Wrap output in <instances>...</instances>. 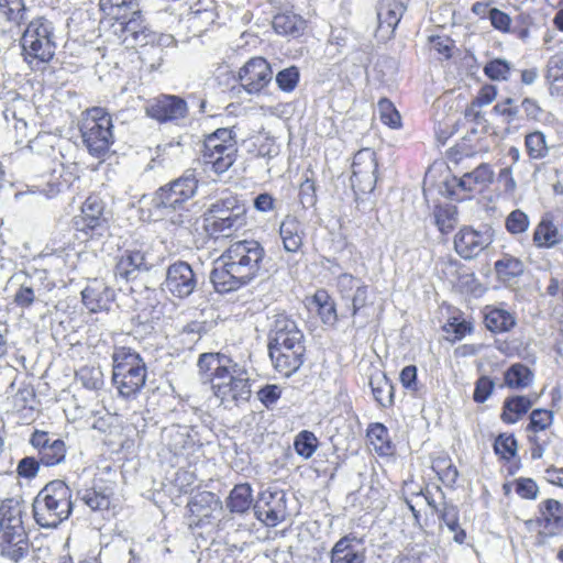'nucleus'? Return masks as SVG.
<instances>
[{
    "label": "nucleus",
    "instance_id": "f257e3e1",
    "mask_svg": "<svg viewBox=\"0 0 563 563\" xmlns=\"http://www.w3.org/2000/svg\"><path fill=\"white\" fill-rule=\"evenodd\" d=\"M266 251L254 239L231 242L218 258L211 280L219 292H230L247 286L263 272Z\"/></svg>",
    "mask_w": 563,
    "mask_h": 563
},
{
    "label": "nucleus",
    "instance_id": "f03ea898",
    "mask_svg": "<svg viewBox=\"0 0 563 563\" xmlns=\"http://www.w3.org/2000/svg\"><path fill=\"white\" fill-rule=\"evenodd\" d=\"M203 384H209L216 398L223 405H240L251 397L247 373L238 368L230 357L221 353H202L197 362Z\"/></svg>",
    "mask_w": 563,
    "mask_h": 563
},
{
    "label": "nucleus",
    "instance_id": "7ed1b4c3",
    "mask_svg": "<svg viewBox=\"0 0 563 563\" xmlns=\"http://www.w3.org/2000/svg\"><path fill=\"white\" fill-rule=\"evenodd\" d=\"M25 503L19 497L5 498L0 504V554L13 562L23 559L30 549L24 527Z\"/></svg>",
    "mask_w": 563,
    "mask_h": 563
},
{
    "label": "nucleus",
    "instance_id": "20e7f679",
    "mask_svg": "<svg viewBox=\"0 0 563 563\" xmlns=\"http://www.w3.org/2000/svg\"><path fill=\"white\" fill-rule=\"evenodd\" d=\"M52 23L43 16L30 21L21 36V55L33 71H44L56 55Z\"/></svg>",
    "mask_w": 563,
    "mask_h": 563
},
{
    "label": "nucleus",
    "instance_id": "39448f33",
    "mask_svg": "<svg viewBox=\"0 0 563 563\" xmlns=\"http://www.w3.org/2000/svg\"><path fill=\"white\" fill-rule=\"evenodd\" d=\"M73 492L62 479L48 482L35 496L32 508L35 522L43 528H55L73 511Z\"/></svg>",
    "mask_w": 563,
    "mask_h": 563
},
{
    "label": "nucleus",
    "instance_id": "423d86ee",
    "mask_svg": "<svg viewBox=\"0 0 563 563\" xmlns=\"http://www.w3.org/2000/svg\"><path fill=\"white\" fill-rule=\"evenodd\" d=\"M147 367L143 357L133 349L118 346L112 354V384L120 397L136 398L145 387Z\"/></svg>",
    "mask_w": 563,
    "mask_h": 563
},
{
    "label": "nucleus",
    "instance_id": "0eeeda50",
    "mask_svg": "<svg viewBox=\"0 0 563 563\" xmlns=\"http://www.w3.org/2000/svg\"><path fill=\"white\" fill-rule=\"evenodd\" d=\"M201 218L206 235L213 241L231 238L247 225L246 208L235 197L211 203Z\"/></svg>",
    "mask_w": 563,
    "mask_h": 563
},
{
    "label": "nucleus",
    "instance_id": "6e6552de",
    "mask_svg": "<svg viewBox=\"0 0 563 563\" xmlns=\"http://www.w3.org/2000/svg\"><path fill=\"white\" fill-rule=\"evenodd\" d=\"M114 124L110 112L102 107H91L81 113L79 132L90 156L104 159L114 144Z\"/></svg>",
    "mask_w": 563,
    "mask_h": 563
},
{
    "label": "nucleus",
    "instance_id": "1a4fd4ad",
    "mask_svg": "<svg viewBox=\"0 0 563 563\" xmlns=\"http://www.w3.org/2000/svg\"><path fill=\"white\" fill-rule=\"evenodd\" d=\"M239 146L233 128H219L201 140L200 159L206 169L221 175L236 162Z\"/></svg>",
    "mask_w": 563,
    "mask_h": 563
},
{
    "label": "nucleus",
    "instance_id": "9d476101",
    "mask_svg": "<svg viewBox=\"0 0 563 563\" xmlns=\"http://www.w3.org/2000/svg\"><path fill=\"white\" fill-rule=\"evenodd\" d=\"M111 211L98 192H90L79 207V213L71 219L75 236L85 242L99 241L110 230Z\"/></svg>",
    "mask_w": 563,
    "mask_h": 563
},
{
    "label": "nucleus",
    "instance_id": "9b49d317",
    "mask_svg": "<svg viewBox=\"0 0 563 563\" xmlns=\"http://www.w3.org/2000/svg\"><path fill=\"white\" fill-rule=\"evenodd\" d=\"M538 510L539 516L527 520L525 526L533 539V545L542 548L551 538L563 533V504L547 498L539 504Z\"/></svg>",
    "mask_w": 563,
    "mask_h": 563
},
{
    "label": "nucleus",
    "instance_id": "f8f14e48",
    "mask_svg": "<svg viewBox=\"0 0 563 563\" xmlns=\"http://www.w3.org/2000/svg\"><path fill=\"white\" fill-rule=\"evenodd\" d=\"M273 10L272 29L283 37L298 40L309 27V22L301 14L295 12L294 0H267Z\"/></svg>",
    "mask_w": 563,
    "mask_h": 563
},
{
    "label": "nucleus",
    "instance_id": "ddd939ff",
    "mask_svg": "<svg viewBox=\"0 0 563 563\" xmlns=\"http://www.w3.org/2000/svg\"><path fill=\"white\" fill-rule=\"evenodd\" d=\"M493 170L488 164H481L462 177L452 176L444 181V194L456 201L471 199L493 181Z\"/></svg>",
    "mask_w": 563,
    "mask_h": 563
},
{
    "label": "nucleus",
    "instance_id": "4468645a",
    "mask_svg": "<svg viewBox=\"0 0 563 563\" xmlns=\"http://www.w3.org/2000/svg\"><path fill=\"white\" fill-rule=\"evenodd\" d=\"M198 180L194 175H183L159 187L154 195L156 208L163 210H181L194 198Z\"/></svg>",
    "mask_w": 563,
    "mask_h": 563
},
{
    "label": "nucleus",
    "instance_id": "2eb2a0df",
    "mask_svg": "<svg viewBox=\"0 0 563 563\" xmlns=\"http://www.w3.org/2000/svg\"><path fill=\"white\" fill-rule=\"evenodd\" d=\"M378 178V162L374 150L365 147L357 151L352 162L351 186L355 194L372 192Z\"/></svg>",
    "mask_w": 563,
    "mask_h": 563
},
{
    "label": "nucleus",
    "instance_id": "dca6fc26",
    "mask_svg": "<svg viewBox=\"0 0 563 563\" xmlns=\"http://www.w3.org/2000/svg\"><path fill=\"white\" fill-rule=\"evenodd\" d=\"M145 114L152 120L163 123H177L187 118V101L176 95L161 93L145 104Z\"/></svg>",
    "mask_w": 563,
    "mask_h": 563
},
{
    "label": "nucleus",
    "instance_id": "f3484780",
    "mask_svg": "<svg viewBox=\"0 0 563 563\" xmlns=\"http://www.w3.org/2000/svg\"><path fill=\"white\" fill-rule=\"evenodd\" d=\"M236 79L249 95H260L271 84L273 69L266 58L254 56L239 68Z\"/></svg>",
    "mask_w": 563,
    "mask_h": 563
},
{
    "label": "nucleus",
    "instance_id": "a211bd4d",
    "mask_svg": "<svg viewBox=\"0 0 563 563\" xmlns=\"http://www.w3.org/2000/svg\"><path fill=\"white\" fill-rule=\"evenodd\" d=\"M102 25L126 48H135L137 45L146 44L148 30L143 24L142 10L137 11L136 14H126L124 20L110 21Z\"/></svg>",
    "mask_w": 563,
    "mask_h": 563
},
{
    "label": "nucleus",
    "instance_id": "6ab92c4d",
    "mask_svg": "<svg viewBox=\"0 0 563 563\" xmlns=\"http://www.w3.org/2000/svg\"><path fill=\"white\" fill-rule=\"evenodd\" d=\"M30 444L45 467H53L66 461L67 445L65 441L59 438L54 439L45 430L35 429L30 435Z\"/></svg>",
    "mask_w": 563,
    "mask_h": 563
},
{
    "label": "nucleus",
    "instance_id": "aec40b11",
    "mask_svg": "<svg viewBox=\"0 0 563 563\" xmlns=\"http://www.w3.org/2000/svg\"><path fill=\"white\" fill-rule=\"evenodd\" d=\"M165 286L174 297L187 298L197 287L196 274L188 263L184 261L175 262L167 268Z\"/></svg>",
    "mask_w": 563,
    "mask_h": 563
},
{
    "label": "nucleus",
    "instance_id": "412c9836",
    "mask_svg": "<svg viewBox=\"0 0 563 563\" xmlns=\"http://www.w3.org/2000/svg\"><path fill=\"white\" fill-rule=\"evenodd\" d=\"M305 347L303 333L295 320L285 313L275 317L274 324L268 335V349L280 346Z\"/></svg>",
    "mask_w": 563,
    "mask_h": 563
},
{
    "label": "nucleus",
    "instance_id": "4be33fe9",
    "mask_svg": "<svg viewBox=\"0 0 563 563\" xmlns=\"http://www.w3.org/2000/svg\"><path fill=\"white\" fill-rule=\"evenodd\" d=\"M493 449L506 476H514L522 468V462L518 454V440L514 433L498 434L493 443Z\"/></svg>",
    "mask_w": 563,
    "mask_h": 563
},
{
    "label": "nucleus",
    "instance_id": "5701e85b",
    "mask_svg": "<svg viewBox=\"0 0 563 563\" xmlns=\"http://www.w3.org/2000/svg\"><path fill=\"white\" fill-rule=\"evenodd\" d=\"M255 515L267 527H276L287 518L285 497L278 493L264 492L254 506Z\"/></svg>",
    "mask_w": 563,
    "mask_h": 563
},
{
    "label": "nucleus",
    "instance_id": "b1692460",
    "mask_svg": "<svg viewBox=\"0 0 563 563\" xmlns=\"http://www.w3.org/2000/svg\"><path fill=\"white\" fill-rule=\"evenodd\" d=\"M82 303L92 312L109 311L115 299L114 290L100 278L88 280L81 291Z\"/></svg>",
    "mask_w": 563,
    "mask_h": 563
},
{
    "label": "nucleus",
    "instance_id": "393cba45",
    "mask_svg": "<svg viewBox=\"0 0 563 563\" xmlns=\"http://www.w3.org/2000/svg\"><path fill=\"white\" fill-rule=\"evenodd\" d=\"M492 242L490 236L471 225L462 227L454 235V250L464 260H472Z\"/></svg>",
    "mask_w": 563,
    "mask_h": 563
},
{
    "label": "nucleus",
    "instance_id": "a878e982",
    "mask_svg": "<svg viewBox=\"0 0 563 563\" xmlns=\"http://www.w3.org/2000/svg\"><path fill=\"white\" fill-rule=\"evenodd\" d=\"M406 10L407 3L404 0H380L377 11V34L385 40L394 37Z\"/></svg>",
    "mask_w": 563,
    "mask_h": 563
},
{
    "label": "nucleus",
    "instance_id": "bb28decb",
    "mask_svg": "<svg viewBox=\"0 0 563 563\" xmlns=\"http://www.w3.org/2000/svg\"><path fill=\"white\" fill-rule=\"evenodd\" d=\"M505 303L486 305L482 309L483 324L493 334L510 332L517 325L515 312L506 309Z\"/></svg>",
    "mask_w": 563,
    "mask_h": 563
},
{
    "label": "nucleus",
    "instance_id": "cd10ccee",
    "mask_svg": "<svg viewBox=\"0 0 563 563\" xmlns=\"http://www.w3.org/2000/svg\"><path fill=\"white\" fill-rule=\"evenodd\" d=\"M306 347L280 346L268 349L274 368L282 375L289 377L296 373L303 363Z\"/></svg>",
    "mask_w": 563,
    "mask_h": 563
},
{
    "label": "nucleus",
    "instance_id": "c85d7f7f",
    "mask_svg": "<svg viewBox=\"0 0 563 563\" xmlns=\"http://www.w3.org/2000/svg\"><path fill=\"white\" fill-rule=\"evenodd\" d=\"M366 443L379 457H391L396 454L388 428L382 422H371L366 428Z\"/></svg>",
    "mask_w": 563,
    "mask_h": 563
},
{
    "label": "nucleus",
    "instance_id": "c756f323",
    "mask_svg": "<svg viewBox=\"0 0 563 563\" xmlns=\"http://www.w3.org/2000/svg\"><path fill=\"white\" fill-rule=\"evenodd\" d=\"M562 241L563 235L554 221V216L550 212L544 213L533 230L532 242L534 246L538 249H552Z\"/></svg>",
    "mask_w": 563,
    "mask_h": 563
},
{
    "label": "nucleus",
    "instance_id": "7c9ffc66",
    "mask_svg": "<svg viewBox=\"0 0 563 563\" xmlns=\"http://www.w3.org/2000/svg\"><path fill=\"white\" fill-rule=\"evenodd\" d=\"M351 301V314L354 322L360 319V327H365L372 321L375 313L373 291L367 285H361L356 287Z\"/></svg>",
    "mask_w": 563,
    "mask_h": 563
},
{
    "label": "nucleus",
    "instance_id": "2f4dec72",
    "mask_svg": "<svg viewBox=\"0 0 563 563\" xmlns=\"http://www.w3.org/2000/svg\"><path fill=\"white\" fill-rule=\"evenodd\" d=\"M100 23L124 20L141 10V0H99Z\"/></svg>",
    "mask_w": 563,
    "mask_h": 563
},
{
    "label": "nucleus",
    "instance_id": "473e14b6",
    "mask_svg": "<svg viewBox=\"0 0 563 563\" xmlns=\"http://www.w3.org/2000/svg\"><path fill=\"white\" fill-rule=\"evenodd\" d=\"M537 397L529 395H514L507 397L501 407L500 419L506 424L520 421L532 408Z\"/></svg>",
    "mask_w": 563,
    "mask_h": 563
},
{
    "label": "nucleus",
    "instance_id": "72a5a7b5",
    "mask_svg": "<svg viewBox=\"0 0 563 563\" xmlns=\"http://www.w3.org/2000/svg\"><path fill=\"white\" fill-rule=\"evenodd\" d=\"M279 236L286 252L298 253L305 239L302 223L295 216H286L279 227Z\"/></svg>",
    "mask_w": 563,
    "mask_h": 563
},
{
    "label": "nucleus",
    "instance_id": "f704fd0d",
    "mask_svg": "<svg viewBox=\"0 0 563 563\" xmlns=\"http://www.w3.org/2000/svg\"><path fill=\"white\" fill-rule=\"evenodd\" d=\"M355 541L352 534L342 537L331 550V563H364L365 550L356 549Z\"/></svg>",
    "mask_w": 563,
    "mask_h": 563
},
{
    "label": "nucleus",
    "instance_id": "c9c22d12",
    "mask_svg": "<svg viewBox=\"0 0 563 563\" xmlns=\"http://www.w3.org/2000/svg\"><path fill=\"white\" fill-rule=\"evenodd\" d=\"M146 267L145 253L140 250H126L114 266L115 278L129 280L133 275Z\"/></svg>",
    "mask_w": 563,
    "mask_h": 563
},
{
    "label": "nucleus",
    "instance_id": "e433bc0d",
    "mask_svg": "<svg viewBox=\"0 0 563 563\" xmlns=\"http://www.w3.org/2000/svg\"><path fill=\"white\" fill-rule=\"evenodd\" d=\"M309 302L324 324L335 325L339 319L336 303L325 289L316 290L310 297Z\"/></svg>",
    "mask_w": 563,
    "mask_h": 563
},
{
    "label": "nucleus",
    "instance_id": "4c0bfd02",
    "mask_svg": "<svg viewBox=\"0 0 563 563\" xmlns=\"http://www.w3.org/2000/svg\"><path fill=\"white\" fill-rule=\"evenodd\" d=\"M487 152V147L481 144L475 133L466 135L460 142L446 151V157L451 163L459 164L464 158L474 157L477 154Z\"/></svg>",
    "mask_w": 563,
    "mask_h": 563
},
{
    "label": "nucleus",
    "instance_id": "58836bf2",
    "mask_svg": "<svg viewBox=\"0 0 563 563\" xmlns=\"http://www.w3.org/2000/svg\"><path fill=\"white\" fill-rule=\"evenodd\" d=\"M534 380L533 371L523 363H514L504 372V385L511 390L529 388Z\"/></svg>",
    "mask_w": 563,
    "mask_h": 563
},
{
    "label": "nucleus",
    "instance_id": "ea45409f",
    "mask_svg": "<svg viewBox=\"0 0 563 563\" xmlns=\"http://www.w3.org/2000/svg\"><path fill=\"white\" fill-rule=\"evenodd\" d=\"M544 80L549 95L559 97L563 93V53L553 54L545 66Z\"/></svg>",
    "mask_w": 563,
    "mask_h": 563
},
{
    "label": "nucleus",
    "instance_id": "a19ab883",
    "mask_svg": "<svg viewBox=\"0 0 563 563\" xmlns=\"http://www.w3.org/2000/svg\"><path fill=\"white\" fill-rule=\"evenodd\" d=\"M431 468L445 487H455L459 478V471L448 453L441 452L433 455L431 457Z\"/></svg>",
    "mask_w": 563,
    "mask_h": 563
},
{
    "label": "nucleus",
    "instance_id": "79ce46f5",
    "mask_svg": "<svg viewBox=\"0 0 563 563\" xmlns=\"http://www.w3.org/2000/svg\"><path fill=\"white\" fill-rule=\"evenodd\" d=\"M27 19L24 0H0V26L20 27Z\"/></svg>",
    "mask_w": 563,
    "mask_h": 563
},
{
    "label": "nucleus",
    "instance_id": "37998d69",
    "mask_svg": "<svg viewBox=\"0 0 563 563\" xmlns=\"http://www.w3.org/2000/svg\"><path fill=\"white\" fill-rule=\"evenodd\" d=\"M369 386L373 397L379 407L391 408L394 406V386L385 374H376L371 376Z\"/></svg>",
    "mask_w": 563,
    "mask_h": 563
},
{
    "label": "nucleus",
    "instance_id": "c03bdc74",
    "mask_svg": "<svg viewBox=\"0 0 563 563\" xmlns=\"http://www.w3.org/2000/svg\"><path fill=\"white\" fill-rule=\"evenodd\" d=\"M501 490L506 497H509L515 492L518 497L525 500H536L540 494L537 482L531 477L523 476L505 482Z\"/></svg>",
    "mask_w": 563,
    "mask_h": 563
},
{
    "label": "nucleus",
    "instance_id": "a18cd8bd",
    "mask_svg": "<svg viewBox=\"0 0 563 563\" xmlns=\"http://www.w3.org/2000/svg\"><path fill=\"white\" fill-rule=\"evenodd\" d=\"M253 503L252 487L249 483L236 484L227 499V507L231 512L243 514Z\"/></svg>",
    "mask_w": 563,
    "mask_h": 563
},
{
    "label": "nucleus",
    "instance_id": "49530a36",
    "mask_svg": "<svg viewBox=\"0 0 563 563\" xmlns=\"http://www.w3.org/2000/svg\"><path fill=\"white\" fill-rule=\"evenodd\" d=\"M457 208L452 205H435L433 208L434 224L444 234H450L457 224Z\"/></svg>",
    "mask_w": 563,
    "mask_h": 563
},
{
    "label": "nucleus",
    "instance_id": "de8ad7c7",
    "mask_svg": "<svg viewBox=\"0 0 563 563\" xmlns=\"http://www.w3.org/2000/svg\"><path fill=\"white\" fill-rule=\"evenodd\" d=\"M532 460H540L555 437L553 430H526Z\"/></svg>",
    "mask_w": 563,
    "mask_h": 563
},
{
    "label": "nucleus",
    "instance_id": "09e8293b",
    "mask_svg": "<svg viewBox=\"0 0 563 563\" xmlns=\"http://www.w3.org/2000/svg\"><path fill=\"white\" fill-rule=\"evenodd\" d=\"M112 496V492L90 487L82 492L81 500L92 511H107L111 507Z\"/></svg>",
    "mask_w": 563,
    "mask_h": 563
},
{
    "label": "nucleus",
    "instance_id": "8fccbe9b",
    "mask_svg": "<svg viewBox=\"0 0 563 563\" xmlns=\"http://www.w3.org/2000/svg\"><path fill=\"white\" fill-rule=\"evenodd\" d=\"M377 109L379 120L385 126L391 130H400L402 128V117L389 98H380L377 102Z\"/></svg>",
    "mask_w": 563,
    "mask_h": 563
},
{
    "label": "nucleus",
    "instance_id": "3c124183",
    "mask_svg": "<svg viewBox=\"0 0 563 563\" xmlns=\"http://www.w3.org/2000/svg\"><path fill=\"white\" fill-rule=\"evenodd\" d=\"M76 378L89 390H100L104 385L101 367L98 365H84L76 372Z\"/></svg>",
    "mask_w": 563,
    "mask_h": 563
},
{
    "label": "nucleus",
    "instance_id": "603ef678",
    "mask_svg": "<svg viewBox=\"0 0 563 563\" xmlns=\"http://www.w3.org/2000/svg\"><path fill=\"white\" fill-rule=\"evenodd\" d=\"M442 330L450 334L452 333L453 336L451 339L452 342L461 341L466 335H470L474 331V327L472 321L466 320L463 317V312H459L456 316H451L446 323L442 327Z\"/></svg>",
    "mask_w": 563,
    "mask_h": 563
},
{
    "label": "nucleus",
    "instance_id": "864d4df0",
    "mask_svg": "<svg viewBox=\"0 0 563 563\" xmlns=\"http://www.w3.org/2000/svg\"><path fill=\"white\" fill-rule=\"evenodd\" d=\"M511 64L504 58H493L484 67V75L492 81H507L511 76Z\"/></svg>",
    "mask_w": 563,
    "mask_h": 563
},
{
    "label": "nucleus",
    "instance_id": "5fc2aeb1",
    "mask_svg": "<svg viewBox=\"0 0 563 563\" xmlns=\"http://www.w3.org/2000/svg\"><path fill=\"white\" fill-rule=\"evenodd\" d=\"M525 147L527 155L531 159H542L549 153L545 135L541 131L528 133L525 136Z\"/></svg>",
    "mask_w": 563,
    "mask_h": 563
},
{
    "label": "nucleus",
    "instance_id": "6e6d98bb",
    "mask_svg": "<svg viewBox=\"0 0 563 563\" xmlns=\"http://www.w3.org/2000/svg\"><path fill=\"white\" fill-rule=\"evenodd\" d=\"M35 397L36 394L32 386L25 385L20 387L12 397L13 410L21 416H25L26 412H33Z\"/></svg>",
    "mask_w": 563,
    "mask_h": 563
},
{
    "label": "nucleus",
    "instance_id": "4d7b16f0",
    "mask_svg": "<svg viewBox=\"0 0 563 563\" xmlns=\"http://www.w3.org/2000/svg\"><path fill=\"white\" fill-rule=\"evenodd\" d=\"M318 445V438L309 430L300 431L294 440V449L296 453L303 459H310L317 451Z\"/></svg>",
    "mask_w": 563,
    "mask_h": 563
},
{
    "label": "nucleus",
    "instance_id": "13d9d810",
    "mask_svg": "<svg viewBox=\"0 0 563 563\" xmlns=\"http://www.w3.org/2000/svg\"><path fill=\"white\" fill-rule=\"evenodd\" d=\"M493 112L503 118L507 126L517 128L515 124L519 119V107L510 97L503 99L493 107Z\"/></svg>",
    "mask_w": 563,
    "mask_h": 563
},
{
    "label": "nucleus",
    "instance_id": "bf43d9fd",
    "mask_svg": "<svg viewBox=\"0 0 563 563\" xmlns=\"http://www.w3.org/2000/svg\"><path fill=\"white\" fill-rule=\"evenodd\" d=\"M429 44L440 60H449L454 55L455 43L449 35H431Z\"/></svg>",
    "mask_w": 563,
    "mask_h": 563
},
{
    "label": "nucleus",
    "instance_id": "052dcab7",
    "mask_svg": "<svg viewBox=\"0 0 563 563\" xmlns=\"http://www.w3.org/2000/svg\"><path fill=\"white\" fill-rule=\"evenodd\" d=\"M249 153L256 158L272 157L276 154L274 139L266 135H256L250 140Z\"/></svg>",
    "mask_w": 563,
    "mask_h": 563
},
{
    "label": "nucleus",
    "instance_id": "680f3d73",
    "mask_svg": "<svg viewBox=\"0 0 563 563\" xmlns=\"http://www.w3.org/2000/svg\"><path fill=\"white\" fill-rule=\"evenodd\" d=\"M554 412L544 408L531 410L526 430H552Z\"/></svg>",
    "mask_w": 563,
    "mask_h": 563
},
{
    "label": "nucleus",
    "instance_id": "e2e57ef3",
    "mask_svg": "<svg viewBox=\"0 0 563 563\" xmlns=\"http://www.w3.org/2000/svg\"><path fill=\"white\" fill-rule=\"evenodd\" d=\"M495 271L497 275L504 279H510L521 275L523 264L519 258L514 256H504L495 262Z\"/></svg>",
    "mask_w": 563,
    "mask_h": 563
},
{
    "label": "nucleus",
    "instance_id": "0e129e2a",
    "mask_svg": "<svg viewBox=\"0 0 563 563\" xmlns=\"http://www.w3.org/2000/svg\"><path fill=\"white\" fill-rule=\"evenodd\" d=\"M529 225L528 214L520 209L512 210L505 220V228L512 235L525 233Z\"/></svg>",
    "mask_w": 563,
    "mask_h": 563
},
{
    "label": "nucleus",
    "instance_id": "69168bd1",
    "mask_svg": "<svg viewBox=\"0 0 563 563\" xmlns=\"http://www.w3.org/2000/svg\"><path fill=\"white\" fill-rule=\"evenodd\" d=\"M300 71L295 65L282 69L276 75V84L284 92H291L299 84Z\"/></svg>",
    "mask_w": 563,
    "mask_h": 563
},
{
    "label": "nucleus",
    "instance_id": "338daca9",
    "mask_svg": "<svg viewBox=\"0 0 563 563\" xmlns=\"http://www.w3.org/2000/svg\"><path fill=\"white\" fill-rule=\"evenodd\" d=\"M41 465L43 464L37 457L25 456L19 461L15 472L18 477L30 481L37 476Z\"/></svg>",
    "mask_w": 563,
    "mask_h": 563
},
{
    "label": "nucleus",
    "instance_id": "774afa93",
    "mask_svg": "<svg viewBox=\"0 0 563 563\" xmlns=\"http://www.w3.org/2000/svg\"><path fill=\"white\" fill-rule=\"evenodd\" d=\"M299 200L302 206L313 207L317 203V184L316 180L306 177L299 185Z\"/></svg>",
    "mask_w": 563,
    "mask_h": 563
}]
</instances>
